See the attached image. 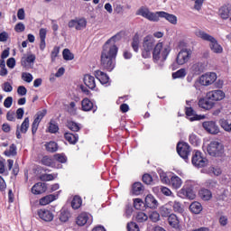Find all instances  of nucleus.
Returning <instances> with one entry per match:
<instances>
[{"mask_svg":"<svg viewBox=\"0 0 231 231\" xmlns=\"http://www.w3.org/2000/svg\"><path fill=\"white\" fill-rule=\"evenodd\" d=\"M54 159L56 160V162H60V163H66L67 162L66 156L60 153L54 155Z\"/></svg>","mask_w":231,"mask_h":231,"instance_id":"obj_59","label":"nucleus"},{"mask_svg":"<svg viewBox=\"0 0 231 231\" xmlns=\"http://www.w3.org/2000/svg\"><path fill=\"white\" fill-rule=\"evenodd\" d=\"M35 62V55L31 54V55H23L21 59V64L23 68H25L26 69H30L32 68V64Z\"/></svg>","mask_w":231,"mask_h":231,"instance_id":"obj_16","label":"nucleus"},{"mask_svg":"<svg viewBox=\"0 0 231 231\" xmlns=\"http://www.w3.org/2000/svg\"><path fill=\"white\" fill-rule=\"evenodd\" d=\"M143 181L146 185H151V183H152V177L150 174H144L143 176Z\"/></svg>","mask_w":231,"mask_h":231,"instance_id":"obj_63","label":"nucleus"},{"mask_svg":"<svg viewBox=\"0 0 231 231\" xmlns=\"http://www.w3.org/2000/svg\"><path fill=\"white\" fill-rule=\"evenodd\" d=\"M169 185H171L172 189H175V190H178V189H180L181 185H183V180L178 177V175H173L170 179Z\"/></svg>","mask_w":231,"mask_h":231,"instance_id":"obj_19","label":"nucleus"},{"mask_svg":"<svg viewBox=\"0 0 231 231\" xmlns=\"http://www.w3.org/2000/svg\"><path fill=\"white\" fill-rule=\"evenodd\" d=\"M5 156H15L17 154V146L15 144H12L9 149L4 152Z\"/></svg>","mask_w":231,"mask_h":231,"instance_id":"obj_43","label":"nucleus"},{"mask_svg":"<svg viewBox=\"0 0 231 231\" xmlns=\"http://www.w3.org/2000/svg\"><path fill=\"white\" fill-rule=\"evenodd\" d=\"M94 75L96 79H97V80H99L100 84H102L103 86L106 84H109V76H107V74H106L104 71L96 70L94 72Z\"/></svg>","mask_w":231,"mask_h":231,"instance_id":"obj_18","label":"nucleus"},{"mask_svg":"<svg viewBox=\"0 0 231 231\" xmlns=\"http://www.w3.org/2000/svg\"><path fill=\"white\" fill-rule=\"evenodd\" d=\"M136 15H141V17H143L144 19H147L152 23H158V21H160V17L166 19V21H169V23H171V24H177L178 23V17H176V15L165 13L163 11L153 13L151 12V10H149V7L147 6L140 7L136 11Z\"/></svg>","mask_w":231,"mask_h":231,"instance_id":"obj_2","label":"nucleus"},{"mask_svg":"<svg viewBox=\"0 0 231 231\" xmlns=\"http://www.w3.org/2000/svg\"><path fill=\"white\" fill-rule=\"evenodd\" d=\"M42 163L43 165H46L47 167H51V165H53V162L51 161V158H50L48 156H44L42 159Z\"/></svg>","mask_w":231,"mask_h":231,"instance_id":"obj_57","label":"nucleus"},{"mask_svg":"<svg viewBox=\"0 0 231 231\" xmlns=\"http://www.w3.org/2000/svg\"><path fill=\"white\" fill-rule=\"evenodd\" d=\"M143 205H145L143 203V200H142L141 199H135L134 200V208H136V210H142V208H143Z\"/></svg>","mask_w":231,"mask_h":231,"instance_id":"obj_52","label":"nucleus"},{"mask_svg":"<svg viewBox=\"0 0 231 231\" xmlns=\"http://www.w3.org/2000/svg\"><path fill=\"white\" fill-rule=\"evenodd\" d=\"M184 77H187V70L185 69H180L172 73V79H184Z\"/></svg>","mask_w":231,"mask_h":231,"instance_id":"obj_42","label":"nucleus"},{"mask_svg":"<svg viewBox=\"0 0 231 231\" xmlns=\"http://www.w3.org/2000/svg\"><path fill=\"white\" fill-rule=\"evenodd\" d=\"M17 93L20 97H24L28 93V89H26V87L24 86H20L17 88Z\"/></svg>","mask_w":231,"mask_h":231,"instance_id":"obj_61","label":"nucleus"},{"mask_svg":"<svg viewBox=\"0 0 231 231\" xmlns=\"http://www.w3.org/2000/svg\"><path fill=\"white\" fill-rule=\"evenodd\" d=\"M186 115L189 116L190 122H194L196 120H203L205 116H198L192 107H186Z\"/></svg>","mask_w":231,"mask_h":231,"instance_id":"obj_23","label":"nucleus"},{"mask_svg":"<svg viewBox=\"0 0 231 231\" xmlns=\"http://www.w3.org/2000/svg\"><path fill=\"white\" fill-rule=\"evenodd\" d=\"M144 202L148 208H156L158 207V200L152 195H147Z\"/></svg>","mask_w":231,"mask_h":231,"instance_id":"obj_28","label":"nucleus"},{"mask_svg":"<svg viewBox=\"0 0 231 231\" xmlns=\"http://www.w3.org/2000/svg\"><path fill=\"white\" fill-rule=\"evenodd\" d=\"M149 219H151L152 223H158V221H160V213H158V211L150 213Z\"/></svg>","mask_w":231,"mask_h":231,"instance_id":"obj_53","label":"nucleus"},{"mask_svg":"<svg viewBox=\"0 0 231 231\" xmlns=\"http://www.w3.org/2000/svg\"><path fill=\"white\" fill-rule=\"evenodd\" d=\"M218 222L221 225V226H226V225H228V217L223 215L220 216Z\"/></svg>","mask_w":231,"mask_h":231,"instance_id":"obj_62","label":"nucleus"},{"mask_svg":"<svg viewBox=\"0 0 231 231\" xmlns=\"http://www.w3.org/2000/svg\"><path fill=\"white\" fill-rule=\"evenodd\" d=\"M128 231H140V227L134 222H130L127 224Z\"/></svg>","mask_w":231,"mask_h":231,"instance_id":"obj_58","label":"nucleus"},{"mask_svg":"<svg viewBox=\"0 0 231 231\" xmlns=\"http://www.w3.org/2000/svg\"><path fill=\"white\" fill-rule=\"evenodd\" d=\"M156 48V40L152 35H147L143 39V49H142V57L143 59L151 58V53L152 50Z\"/></svg>","mask_w":231,"mask_h":231,"instance_id":"obj_5","label":"nucleus"},{"mask_svg":"<svg viewBox=\"0 0 231 231\" xmlns=\"http://www.w3.org/2000/svg\"><path fill=\"white\" fill-rule=\"evenodd\" d=\"M135 219L137 223H144V221L149 219V217L143 212H139L137 213Z\"/></svg>","mask_w":231,"mask_h":231,"instance_id":"obj_45","label":"nucleus"},{"mask_svg":"<svg viewBox=\"0 0 231 231\" xmlns=\"http://www.w3.org/2000/svg\"><path fill=\"white\" fill-rule=\"evenodd\" d=\"M76 223L79 226H84V225H91L93 223V216L91 214L83 212L76 218Z\"/></svg>","mask_w":231,"mask_h":231,"instance_id":"obj_13","label":"nucleus"},{"mask_svg":"<svg viewBox=\"0 0 231 231\" xmlns=\"http://www.w3.org/2000/svg\"><path fill=\"white\" fill-rule=\"evenodd\" d=\"M69 217H71V212H69V209L66 208H61L59 214L60 221H61V223H68V221H69Z\"/></svg>","mask_w":231,"mask_h":231,"instance_id":"obj_21","label":"nucleus"},{"mask_svg":"<svg viewBox=\"0 0 231 231\" xmlns=\"http://www.w3.org/2000/svg\"><path fill=\"white\" fill-rule=\"evenodd\" d=\"M47 190L46 183L44 182H38L34 184L32 188V194L39 195L44 193Z\"/></svg>","mask_w":231,"mask_h":231,"instance_id":"obj_20","label":"nucleus"},{"mask_svg":"<svg viewBox=\"0 0 231 231\" xmlns=\"http://www.w3.org/2000/svg\"><path fill=\"white\" fill-rule=\"evenodd\" d=\"M84 84L89 89H95L97 88V83L95 82V77L87 74L84 76Z\"/></svg>","mask_w":231,"mask_h":231,"instance_id":"obj_22","label":"nucleus"},{"mask_svg":"<svg viewBox=\"0 0 231 231\" xmlns=\"http://www.w3.org/2000/svg\"><path fill=\"white\" fill-rule=\"evenodd\" d=\"M2 89L5 93H12V91H14V87H12V84H10V82L6 81L3 84Z\"/></svg>","mask_w":231,"mask_h":231,"instance_id":"obj_54","label":"nucleus"},{"mask_svg":"<svg viewBox=\"0 0 231 231\" xmlns=\"http://www.w3.org/2000/svg\"><path fill=\"white\" fill-rule=\"evenodd\" d=\"M60 51V48H59V47L53 48L51 54V60H55V59H57V57H59Z\"/></svg>","mask_w":231,"mask_h":231,"instance_id":"obj_60","label":"nucleus"},{"mask_svg":"<svg viewBox=\"0 0 231 231\" xmlns=\"http://www.w3.org/2000/svg\"><path fill=\"white\" fill-rule=\"evenodd\" d=\"M190 57H192V51L190 50H181L177 55L176 64L183 66V64H187L190 60Z\"/></svg>","mask_w":231,"mask_h":231,"instance_id":"obj_9","label":"nucleus"},{"mask_svg":"<svg viewBox=\"0 0 231 231\" xmlns=\"http://www.w3.org/2000/svg\"><path fill=\"white\" fill-rule=\"evenodd\" d=\"M196 37L201 39L202 41H206L209 42V48L213 53L221 54L223 53V46L217 42V40L214 38V36L207 33L205 31L197 30L195 32Z\"/></svg>","mask_w":231,"mask_h":231,"instance_id":"obj_3","label":"nucleus"},{"mask_svg":"<svg viewBox=\"0 0 231 231\" xmlns=\"http://www.w3.org/2000/svg\"><path fill=\"white\" fill-rule=\"evenodd\" d=\"M24 30H26V26H24V23H18L14 26V32H16L17 33H21V32H24Z\"/></svg>","mask_w":231,"mask_h":231,"instance_id":"obj_55","label":"nucleus"},{"mask_svg":"<svg viewBox=\"0 0 231 231\" xmlns=\"http://www.w3.org/2000/svg\"><path fill=\"white\" fill-rule=\"evenodd\" d=\"M68 113H69V115H77V103L72 101L69 104Z\"/></svg>","mask_w":231,"mask_h":231,"instance_id":"obj_48","label":"nucleus"},{"mask_svg":"<svg viewBox=\"0 0 231 231\" xmlns=\"http://www.w3.org/2000/svg\"><path fill=\"white\" fill-rule=\"evenodd\" d=\"M65 140L69 142V143H71L72 145H75L79 142V134H71V133H66L64 134Z\"/></svg>","mask_w":231,"mask_h":231,"instance_id":"obj_31","label":"nucleus"},{"mask_svg":"<svg viewBox=\"0 0 231 231\" xmlns=\"http://www.w3.org/2000/svg\"><path fill=\"white\" fill-rule=\"evenodd\" d=\"M120 40V35L116 34L109 39L103 46V51L101 52V66L106 71H113L115 69V59L118 53V47L115 45L116 41Z\"/></svg>","mask_w":231,"mask_h":231,"instance_id":"obj_1","label":"nucleus"},{"mask_svg":"<svg viewBox=\"0 0 231 231\" xmlns=\"http://www.w3.org/2000/svg\"><path fill=\"white\" fill-rule=\"evenodd\" d=\"M177 152L184 162H189L190 155V145L187 143L180 142L177 144Z\"/></svg>","mask_w":231,"mask_h":231,"instance_id":"obj_8","label":"nucleus"},{"mask_svg":"<svg viewBox=\"0 0 231 231\" xmlns=\"http://www.w3.org/2000/svg\"><path fill=\"white\" fill-rule=\"evenodd\" d=\"M219 15L221 19H228V17H230V7L227 5H223L219 9Z\"/></svg>","mask_w":231,"mask_h":231,"instance_id":"obj_35","label":"nucleus"},{"mask_svg":"<svg viewBox=\"0 0 231 231\" xmlns=\"http://www.w3.org/2000/svg\"><path fill=\"white\" fill-rule=\"evenodd\" d=\"M159 176L161 178V181L165 185H169L171 183V179L167 176V173L163 171H159Z\"/></svg>","mask_w":231,"mask_h":231,"instance_id":"obj_44","label":"nucleus"},{"mask_svg":"<svg viewBox=\"0 0 231 231\" xmlns=\"http://www.w3.org/2000/svg\"><path fill=\"white\" fill-rule=\"evenodd\" d=\"M168 223L172 228H180V218H178V216H176V214L174 213L171 214L168 217Z\"/></svg>","mask_w":231,"mask_h":231,"instance_id":"obj_26","label":"nucleus"},{"mask_svg":"<svg viewBox=\"0 0 231 231\" xmlns=\"http://www.w3.org/2000/svg\"><path fill=\"white\" fill-rule=\"evenodd\" d=\"M217 79V75L214 72L203 74L199 77V84L201 86H212L214 81Z\"/></svg>","mask_w":231,"mask_h":231,"instance_id":"obj_11","label":"nucleus"},{"mask_svg":"<svg viewBox=\"0 0 231 231\" xmlns=\"http://www.w3.org/2000/svg\"><path fill=\"white\" fill-rule=\"evenodd\" d=\"M59 194H51L47 195L40 199V205L46 206L50 205V203L55 201V199H58Z\"/></svg>","mask_w":231,"mask_h":231,"instance_id":"obj_25","label":"nucleus"},{"mask_svg":"<svg viewBox=\"0 0 231 231\" xmlns=\"http://www.w3.org/2000/svg\"><path fill=\"white\" fill-rule=\"evenodd\" d=\"M189 210L193 214H199L203 210V206L199 202H192L189 206Z\"/></svg>","mask_w":231,"mask_h":231,"instance_id":"obj_32","label":"nucleus"},{"mask_svg":"<svg viewBox=\"0 0 231 231\" xmlns=\"http://www.w3.org/2000/svg\"><path fill=\"white\" fill-rule=\"evenodd\" d=\"M202 127L206 133H208V134H219V133H221L219 125H217V123L215 121L203 122Z\"/></svg>","mask_w":231,"mask_h":231,"instance_id":"obj_10","label":"nucleus"},{"mask_svg":"<svg viewBox=\"0 0 231 231\" xmlns=\"http://www.w3.org/2000/svg\"><path fill=\"white\" fill-rule=\"evenodd\" d=\"M199 106L202 109H206L208 111V110L212 109V107H214V102L211 101L210 99H208V97L201 98L199 100Z\"/></svg>","mask_w":231,"mask_h":231,"instance_id":"obj_24","label":"nucleus"},{"mask_svg":"<svg viewBox=\"0 0 231 231\" xmlns=\"http://www.w3.org/2000/svg\"><path fill=\"white\" fill-rule=\"evenodd\" d=\"M171 212H172V210L169 208L167 205L161 208V216H162V217H169Z\"/></svg>","mask_w":231,"mask_h":231,"instance_id":"obj_49","label":"nucleus"},{"mask_svg":"<svg viewBox=\"0 0 231 231\" xmlns=\"http://www.w3.org/2000/svg\"><path fill=\"white\" fill-rule=\"evenodd\" d=\"M218 124H219L220 127H222V129H224V131H226V133H231V123H229L228 120L220 119L218 121Z\"/></svg>","mask_w":231,"mask_h":231,"instance_id":"obj_38","label":"nucleus"},{"mask_svg":"<svg viewBox=\"0 0 231 231\" xmlns=\"http://www.w3.org/2000/svg\"><path fill=\"white\" fill-rule=\"evenodd\" d=\"M69 28H75V30L80 31L85 30L88 26V21L86 18H76L72 19L68 23Z\"/></svg>","mask_w":231,"mask_h":231,"instance_id":"obj_12","label":"nucleus"},{"mask_svg":"<svg viewBox=\"0 0 231 231\" xmlns=\"http://www.w3.org/2000/svg\"><path fill=\"white\" fill-rule=\"evenodd\" d=\"M171 53V46L163 45L162 42L156 43L152 51V59L154 62H165Z\"/></svg>","mask_w":231,"mask_h":231,"instance_id":"obj_4","label":"nucleus"},{"mask_svg":"<svg viewBox=\"0 0 231 231\" xmlns=\"http://www.w3.org/2000/svg\"><path fill=\"white\" fill-rule=\"evenodd\" d=\"M189 143L191 145H194L195 147H198L199 143H201V140H199V137L196 135L195 134H190L189 136Z\"/></svg>","mask_w":231,"mask_h":231,"instance_id":"obj_41","label":"nucleus"},{"mask_svg":"<svg viewBox=\"0 0 231 231\" xmlns=\"http://www.w3.org/2000/svg\"><path fill=\"white\" fill-rule=\"evenodd\" d=\"M192 165L194 167H198V169H201V167H207L208 165V160L203 157L201 152L196 151L191 159Z\"/></svg>","mask_w":231,"mask_h":231,"instance_id":"obj_7","label":"nucleus"},{"mask_svg":"<svg viewBox=\"0 0 231 231\" xmlns=\"http://www.w3.org/2000/svg\"><path fill=\"white\" fill-rule=\"evenodd\" d=\"M133 194L140 196L143 192V185L141 182H134L132 187Z\"/></svg>","mask_w":231,"mask_h":231,"instance_id":"obj_33","label":"nucleus"},{"mask_svg":"<svg viewBox=\"0 0 231 231\" xmlns=\"http://www.w3.org/2000/svg\"><path fill=\"white\" fill-rule=\"evenodd\" d=\"M44 116H46V110L39 111L36 114V117L34 118L32 125V134H35V133H37V130L39 129V124H41V120H42Z\"/></svg>","mask_w":231,"mask_h":231,"instance_id":"obj_15","label":"nucleus"},{"mask_svg":"<svg viewBox=\"0 0 231 231\" xmlns=\"http://www.w3.org/2000/svg\"><path fill=\"white\" fill-rule=\"evenodd\" d=\"M208 154L209 156H221L225 152L223 144L217 141H211L207 147Z\"/></svg>","mask_w":231,"mask_h":231,"instance_id":"obj_6","label":"nucleus"},{"mask_svg":"<svg viewBox=\"0 0 231 231\" xmlns=\"http://www.w3.org/2000/svg\"><path fill=\"white\" fill-rule=\"evenodd\" d=\"M22 80H23V82H27V84H30L33 81V75H32L30 72H23Z\"/></svg>","mask_w":231,"mask_h":231,"instance_id":"obj_47","label":"nucleus"},{"mask_svg":"<svg viewBox=\"0 0 231 231\" xmlns=\"http://www.w3.org/2000/svg\"><path fill=\"white\" fill-rule=\"evenodd\" d=\"M45 149L48 152H57L59 151V145L57 143L51 141L45 144Z\"/></svg>","mask_w":231,"mask_h":231,"instance_id":"obj_36","label":"nucleus"},{"mask_svg":"<svg viewBox=\"0 0 231 231\" xmlns=\"http://www.w3.org/2000/svg\"><path fill=\"white\" fill-rule=\"evenodd\" d=\"M38 216L42 221H46L50 223V221H53V213L48 209H40L38 210Z\"/></svg>","mask_w":231,"mask_h":231,"instance_id":"obj_17","label":"nucleus"},{"mask_svg":"<svg viewBox=\"0 0 231 231\" xmlns=\"http://www.w3.org/2000/svg\"><path fill=\"white\" fill-rule=\"evenodd\" d=\"M62 55H63L64 60H73V59H75V56L73 55V53H71L69 49H64Z\"/></svg>","mask_w":231,"mask_h":231,"instance_id":"obj_46","label":"nucleus"},{"mask_svg":"<svg viewBox=\"0 0 231 231\" xmlns=\"http://www.w3.org/2000/svg\"><path fill=\"white\" fill-rule=\"evenodd\" d=\"M168 205H170V207H172L173 211L177 212L178 214H183L184 209H183V205H181V202L178 200L170 201Z\"/></svg>","mask_w":231,"mask_h":231,"instance_id":"obj_30","label":"nucleus"},{"mask_svg":"<svg viewBox=\"0 0 231 231\" xmlns=\"http://www.w3.org/2000/svg\"><path fill=\"white\" fill-rule=\"evenodd\" d=\"M207 98L213 102H219V100H223V98H225V92L219 89L209 91L207 94Z\"/></svg>","mask_w":231,"mask_h":231,"instance_id":"obj_14","label":"nucleus"},{"mask_svg":"<svg viewBox=\"0 0 231 231\" xmlns=\"http://www.w3.org/2000/svg\"><path fill=\"white\" fill-rule=\"evenodd\" d=\"M180 194H182L183 198H189V199H194V194L190 189L182 188L180 191Z\"/></svg>","mask_w":231,"mask_h":231,"instance_id":"obj_40","label":"nucleus"},{"mask_svg":"<svg viewBox=\"0 0 231 231\" xmlns=\"http://www.w3.org/2000/svg\"><path fill=\"white\" fill-rule=\"evenodd\" d=\"M29 128H30V118L26 117L20 126V133L26 134V133H28Z\"/></svg>","mask_w":231,"mask_h":231,"instance_id":"obj_39","label":"nucleus"},{"mask_svg":"<svg viewBox=\"0 0 231 231\" xmlns=\"http://www.w3.org/2000/svg\"><path fill=\"white\" fill-rule=\"evenodd\" d=\"M81 106L83 111H91V109H93V113L97 111V107L93 106V102L89 98H84L81 102Z\"/></svg>","mask_w":231,"mask_h":231,"instance_id":"obj_27","label":"nucleus"},{"mask_svg":"<svg viewBox=\"0 0 231 231\" xmlns=\"http://www.w3.org/2000/svg\"><path fill=\"white\" fill-rule=\"evenodd\" d=\"M132 48L135 53H138V51L140 50V36L138 33L134 34L133 38Z\"/></svg>","mask_w":231,"mask_h":231,"instance_id":"obj_37","label":"nucleus"},{"mask_svg":"<svg viewBox=\"0 0 231 231\" xmlns=\"http://www.w3.org/2000/svg\"><path fill=\"white\" fill-rule=\"evenodd\" d=\"M68 127L69 129H70V131H74V133H79V131H80V126L79 125V124L73 121L68 123Z\"/></svg>","mask_w":231,"mask_h":231,"instance_id":"obj_50","label":"nucleus"},{"mask_svg":"<svg viewBox=\"0 0 231 231\" xmlns=\"http://www.w3.org/2000/svg\"><path fill=\"white\" fill-rule=\"evenodd\" d=\"M71 207L74 210H79L82 207V198L76 195L71 201Z\"/></svg>","mask_w":231,"mask_h":231,"instance_id":"obj_34","label":"nucleus"},{"mask_svg":"<svg viewBox=\"0 0 231 231\" xmlns=\"http://www.w3.org/2000/svg\"><path fill=\"white\" fill-rule=\"evenodd\" d=\"M59 131V125L55 123V121L51 120L49 125V133L55 134Z\"/></svg>","mask_w":231,"mask_h":231,"instance_id":"obj_51","label":"nucleus"},{"mask_svg":"<svg viewBox=\"0 0 231 231\" xmlns=\"http://www.w3.org/2000/svg\"><path fill=\"white\" fill-rule=\"evenodd\" d=\"M12 104H14V97H7L4 101V106L7 109H10L12 107Z\"/></svg>","mask_w":231,"mask_h":231,"instance_id":"obj_56","label":"nucleus"},{"mask_svg":"<svg viewBox=\"0 0 231 231\" xmlns=\"http://www.w3.org/2000/svg\"><path fill=\"white\" fill-rule=\"evenodd\" d=\"M199 196L203 201H210L212 199V191L208 189H201L199 191Z\"/></svg>","mask_w":231,"mask_h":231,"instance_id":"obj_29","label":"nucleus"},{"mask_svg":"<svg viewBox=\"0 0 231 231\" xmlns=\"http://www.w3.org/2000/svg\"><path fill=\"white\" fill-rule=\"evenodd\" d=\"M17 17H18L19 21H24V19L26 17V14L24 13L23 8H21V9L18 10Z\"/></svg>","mask_w":231,"mask_h":231,"instance_id":"obj_64","label":"nucleus"}]
</instances>
